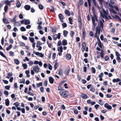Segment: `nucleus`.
<instances>
[{
    "label": "nucleus",
    "instance_id": "nucleus-1",
    "mask_svg": "<svg viewBox=\"0 0 121 121\" xmlns=\"http://www.w3.org/2000/svg\"><path fill=\"white\" fill-rule=\"evenodd\" d=\"M91 20L92 22L94 28L97 25V23H95V21L97 22L98 21V19L95 13L94 14L93 16L91 17Z\"/></svg>",
    "mask_w": 121,
    "mask_h": 121
},
{
    "label": "nucleus",
    "instance_id": "nucleus-2",
    "mask_svg": "<svg viewBox=\"0 0 121 121\" xmlns=\"http://www.w3.org/2000/svg\"><path fill=\"white\" fill-rule=\"evenodd\" d=\"M100 30L99 27H97L95 31V33L94 35V37L98 39V38L100 34Z\"/></svg>",
    "mask_w": 121,
    "mask_h": 121
},
{
    "label": "nucleus",
    "instance_id": "nucleus-3",
    "mask_svg": "<svg viewBox=\"0 0 121 121\" xmlns=\"http://www.w3.org/2000/svg\"><path fill=\"white\" fill-rule=\"evenodd\" d=\"M68 91L66 90L65 91H60L59 92L60 95L62 96L65 98H66L68 96L69 93Z\"/></svg>",
    "mask_w": 121,
    "mask_h": 121
},
{
    "label": "nucleus",
    "instance_id": "nucleus-4",
    "mask_svg": "<svg viewBox=\"0 0 121 121\" xmlns=\"http://www.w3.org/2000/svg\"><path fill=\"white\" fill-rule=\"evenodd\" d=\"M104 106L105 108L109 110H111L112 108L111 106L107 103H105L104 104Z\"/></svg>",
    "mask_w": 121,
    "mask_h": 121
},
{
    "label": "nucleus",
    "instance_id": "nucleus-5",
    "mask_svg": "<svg viewBox=\"0 0 121 121\" xmlns=\"http://www.w3.org/2000/svg\"><path fill=\"white\" fill-rule=\"evenodd\" d=\"M33 69L34 71L38 73L39 72V68L38 65H36L33 68Z\"/></svg>",
    "mask_w": 121,
    "mask_h": 121
},
{
    "label": "nucleus",
    "instance_id": "nucleus-6",
    "mask_svg": "<svg viewBox=\"0 0 121 121\" xmlns=\"http://www.w3.org/2000/svg\"><path fill=\"white\" fill-rule=\"evenodd\" d=\"M36 55L39 56L41 57H44V54L41 53H39V52H35L34 51L33 52Z\"/></svg>",
    "mask_w": 121,
    "mask_h": 121
},
{
    "label": "nucleus",
    "instance_id": "nucleus-7",
    "mask_svg": "<svg viewBox=\"0 0 121 121\" xmlns=\"http://www.w3.org/2000/svg\"><path fill=\"white\" fill-rule=\"evenodd\" d=\"M103 15L102 16L103 18H104V17L106 18H107V16L108 15V13L107 12V10H106V12L104 10H103Z\"/></svg>",
    "mask_w": 121,
    "mask_h": 121
},
{
    "label": "nucleus",
    "instance_id": "nucleus-8",
    "mask_svg": "<svg viewBox=\"0 0 121 121\" xmlns=\"http://www.w3.org/2000/svg\"><path fill=\"white\" fill-rule=\"evenodd\" d=\"M104 22V20L103 19H102V20H100L99 23V25L100 27L102 28L104 26V24L103 23Z\"/></svg>",
    "mask_w": 121,
    "mask_h": 121
},
{
    "label": "nucleus",
    "instance_id": "nucleus-9",
    "mask_svg": "<svg viewBox=\"0 0 121 121\" xmlns=\"http://www.w3.org/2000/svg\"><path fill=\"white\" fill-rule=\"evenodd\" d=\"M13 2L12 0H10L9 1L8 0H6L4 1L5 4L6 5H10L11 4V3Z\"/></svg>",
    "mask_w": 121,
    "mask_h": 121
},
{
    "label": "nucleus",
    "instance_id": "nucleus-10",
    "mask_svg": "<svg viewBox=\"0 0 121 121\" xmlns=\"http://www.w3.org/2000/svg\"><path fill=\"white\" fill-rule=\"evenodd\" d=\"M86 32L85 29L84 28H83L82 29V39H84L86 36Z\"/></svg>",
    "mask_w": 121,
    "mask_h": 121
},
{
    "label": "nucleus",
    "instance_id": "nucleus-11",
    "mask_svg": "<svg viewBox=\"0 0 121 121\" xmlns=\"http://www.w3.org/2000/svg\"><path fill=\"white\" fill-rule=\"evenodd\" d=\"M82 51L83 52L85 50V48L86 46V44L85 42H83L82 43Z\"/></svg>",
    "mask_w": 121,
    "mask_h": 121
},
{
    "label": "nucleus",
    "instance_id": "nucleus-12",
    "mask_svg": "<svg viewBox=\"0 0 121 121\" xmlns=\"http://www.w3.org/2000/svg\"><path fill=\"white\" fill-rule=\"evenodd\" d=\"M49 80L51 84H52L53 83L54 80V78L52 77L51 76L49 77Z\"/></svg>",
    "mask_w": 121,
    "mask_h": 121
},
{
    "label": "nucleus",
    "instance_id": "nucleus-13",
    "mask_svg": "<svg viewBox=\"0 0 121 121\" xmlns=\"http://www.w3.org/2000/svg\"><path fill=\"white\" fill-rule=\"evenodd\" d=\"M82 97L83 99H86L88 97L87 95L84 93H81Z\"/></svg>",
    "mask_w": 121,
    "mask_h": 121
},
{
    "label": "nucleus",
    "instance_id": "nucleus-14",
    "mask_svg": "<svg viewBox=\"0 0 121 121\" xmlns=\"http://www.w3.org/2000/svg\"><path fill=\"white\" fill-rule=\"evenodd\" d=\"M30 6L28 5H26L24 7V8L27 10H29L30 8Z\"/></svg>",
    "mask_w": 121,
    "mask_h": 121
},
{
    "label": "nucleus",
    "instance_id": "nucleus-15",
    "mask_svg": "<svg viewBox=\"0 0 121 121\" xmlns=\"http://www.w3.org/2000/svg\"><path fill=\"white\" fill-rule=\"evenodd\" d=\"M98 44L99 47L101 48H102V43L101 42L100 40L99 39H98Z\"/></svg>",
    "mask_w": 121,
    "mask_h": 121
},
{
    "label": "nucleus",
    "instance_id": "nucleus-16",
    "mask_svg": "<svg viewBox=\"0 0 121 121\" xmlns=\"http://www.w3.org/2000/svg\"><path fill=\"white\" fill-rule=\"evenodd\" d=\"M121 80L119 78H117V79L114 78L112 80V81L113 82L115 83L119 81H121Z\"/></svg>",
    "mask_w": 121,
    "mask_h": 121
},
{
    "label": "nucleus",
    "instance_id": "nucleus-17",
    "mask_svg": "<svg viewBox=\"0 0 121 121\" xmlns=\"http://www.w3.org/2000/svg\"><path fill=\"white\" fill-rule=\"evenodd\" d=\"M63 33L64 36L65 37H67L68 33V31L66 30H65L63 31Z\"/></svg>",
    "mask_w": 121,
    "mask_h": 121
},
{
    "label": "nucleus",
    "instance_id": "nucleus-18",
    "mask_svg": "<svg viewBox=\"0 0 121 121\" xmlns=\"http://www.w3.org/2000/svg\"><path fill=\"white\" fill-rule=\"evenodd\" d=\"M66 58L68 60H70L71 59V56L69 54H67L66 56Z\"/></svg>",
    "mask_w": 121,
    "mask_h": 121
},
{
    "label": "nucleus",
    "instance_id": "nucleus-19",
    "mask_svg": "<svg viewBox=\"0 0 121 121\" xmlns=\"http://www.w3.org/2000/svg\"><path fill=\"white\" fill-rule=\"evenodd\" d=\"M112 17L114 18H117L121 22V19L117 15H116L114 16H112Z\"/></svg>",
    "mask_w": 121,
    "mask_h": 121
},
{
    "label": "nucleus",
    "instance_id": "nucleus-20",
    "mask_svg": "<svg viewBox=\"0 0 121 121\" xmlns=\"http://www.w3.org/2000/svg\"><path fill=\"white\" fill-rule=\"evenodd\" d=\"M62 43L63 45L65 46L67 45V40L64 39L62 41Z\"/></svg>",
    "mask_w": 121,
    "mask_h": 121
},
{
    "label": "nucleus",
    "instance_id": "nucleus-21",
    "mask_svg": "<svg viewBox=\"0 0 121 121\" xmlns=\"http://www.w3.org/2000/svg\"><path fill=\"white\" fill-rule=\"evenodd\" d=\"M8 76L6 77V78H9L12 75V73L9 72L8 74Z\"/></svg>",
    "mask_w": 121,
    "mask_h": 121
},
{
    "label": "nucleus",
    "instance_id": "nucleus-22",
    "mask_svg": "<svg viewBox=\"0 0 121 121\" xmlns=\"http://www.w3.org/2000/svg\"><path fill=\"white\" fill-rule=\"evenodd\" d=\"M30 23V22L29 20L25 19V25H27Z\"/></svg>",
    "mask_w": 121,
    "mask_h": 121
},
{
    "label": "nucleus",
    "instance_id": "nucleus-23",
    "mask_svg": "<svg viewBox=\"0 0 121 121\" xmlns=\"http://www.w3.org/2000/svg\"><path fill=\"white\" fill-rule=\"evenodd\" d=\"M14 25L17 26H21L19 22H15L14 23Z\"/></svg>",
    "mask_w": 121,
    "mask_h": 121
},
{
    "label": "nucleus",
    "instance_id": "nucleus-24",
    "mask_svg": "<svg viewBox=\"0 0 121 121\" xmlns=\"http://www.w3.org/2000/svg\"><path fill=\"white\" fill-rule=\"evenodd\" d=\"M65 14L68 16H69L70 15V12L67 10H66L65 11Z\"/></svg>",
    "mask_w": 121,
    "mask_h": 121
},
{
    "label": "nucleus",
    "instance_id": "nucleus-25",
    "mask_svg": "<svg viewBox=\"0 0 121 121\" xmlns=\"http://www.w3.org/2000/svg\"><path fill=\"white\" fill-rule=\"evenodd\" d=\"M9 102L8 99L5 100V103L6 105L7 106H8L9 105Z\"/></svg>",
    "mask_w": 121,
    "mask_h": 121
},
{
    "label": "nucleus",
    "instance_id": "nucleus-26",
    "mask_svg": "<svg viewBox=\"0 0 121 121\" xmlns=\"http://www.w3.org/2000/svg\"><path fill=\"white\" fill-rule=\"evenodd\" d=\"M21 6V4L19 1H18L16 3V6L18 8H19Z\"/></svg>",
    "mask_w": 121,
    "mask_h": 121
},
{
    "label": "nucleus",
    "instance_id": "nucleus-27",
    "mask_svg": "<svg viewBox=\"0 0 121 121\" xmlns=\"http://www.w3.org/2000/svg\"><path fill=\"white\" fill-rule=\"evenodd\" d=\"M0 55L3 57L7 59V57L4 55L3 53L2 52L0 51Z\"/></svg>",
    "mask_w": 121,
    "mask_h": 121
},
{
    "label": "nucleus",
    "instance_id": "nucleus-28",
    "mask_svg": "<svg viewBox=\"0 0 121 121\" xmlns=\"http://www.w3.org/2000/svg\"><path fill=\"white\" fill-rule=\"evenodd\" d=\"M58 17L60 19H64V16L61 13H60Z\"/></svg>",
    "mask_w": 121,
    "mask_h": 121
},
{
    "label": "nucleus",
    "instance_id": "nucleus-29",
    "mask_svg": "<svg viewBox=\"0 0 121 121\" xmlns=\"http://www.w3.org/2000/svg\"><path fill=\"white\" fill-rule=\"evenodd\" d=\"M14 61L15 63L17 65H18L19 64L20 62L17 59H15L14 60Z\"/></svg>",
    "mask_w": 121,
    "mask_h": 121
},
{
    "label": "nucleus",
    "instance_id": "nucleus-30",
    "mask_svg": "<svg viewBox=\"0 0 121 121\" xmlns=\"http://www.w3.org/2000/svg\"><path fill=\"white\" fill-rule=\"evenodd\" d=\"M69 22L70 24H73V23L72 22L73 21V20L71 17H69Z\"/></svg>",
    "mask_w": 121,
    "mask_h": 121
},
{
    "label": "nucleus",
    "instance_id": "nucleus-31",
    "mask_svg": "<svg viewBox=\"0 0 121 121\" xmlns=\"http://www.w3.org/2000/svg\"><path fill=\"white\" fill-rule=\"evenodd\" d=\"M100 56L102 58L104 57V54L103 53V51L102 49L101 50V52L100 53Z\"/></svg>",
    "mask_w": 121,
    "mask_h": 121
},
{
    "label": "nucleus",
    "instance_id": "nucleus-32",
    "mask_svg": "<svg viewBox=\"0 0 121 121\" xmlns=\"http://www.w3.org/2000/svg\"><path fill=\"white\" fill-rule=\"evenodd\" d=\"M83 2L82 0H79V3L78 5L81 6L83 4Z\"/></svg>",
    "mask_w": 121,
    "mask_h": 121
},
{
    "label": "nucleus",
    "instance_id": "nucleus-33",
    "mask_svg": "<svg viewBox=\"0 0 121 121\" xmlns=\"http://www.w3.org/2000/svg\"><path fill=\"white\" fill-rule=\"evenodd\" d=\"M20 30L22 31H25L26 30V29L23 26H22L21 27Z\"/></svg>",
    "mask_w": 121,
    "mask_h": 121
},
{
    "label": "nucleus",
    "instance_id": "nucleus-34",
    "mask_svg": "<svg viewBox=\"0 0 121 121\" xmlns=\"http://www.w3.org/2000/svg\"><path fill=\"white\" fill-rule=\"evenodd\" d=\"M91 71L92 73H95L96 70L95 68L94 67H92Z\"/></svg>",
    "mask_w": 121,
    "mask_h": 121
},
{
    "label": "nucleus",
    "instance_id": "nucleus-35",
    "mask_svg": "<svg viewBox=\"0 0 121 121\" xmlns=\"http://www.w3.org/2000/svg\"><path fill=\"white\" fill-rule=\"evenodd\" d=\"M16 17L17 16L16 15H15L14 17L11 20V21L13 22H15L16 21Z\"/></svg>",
    "mask_w": 121,
    "mask_h": 121
},
{
    "label": "nucleus",
    "instance_id": "nucleus-36",
    "mask_svg": "<svg viewBox=\"0 0 121 121\" xmlns=\"http://www.w3.org/2000/svg\"><path fill=\"white\" fill-rule=\"evenodd\" d=\"M29 39L31 43H33L34 41V38L29 37Z\"/></svg>",
    "mask_w": 121,
    "mask_h": 121
},
{
    "label": "nucleus",
    "instance_id": "nucleus-37",
    "mask_svg": "<svg viewBox=\"0 0 121 121\" xmlns=\"http://www.w3.org/2000/svg\"><path fill=\"white\" fill-rule=\"evenodd\" d=\"M38 7L41 10L43 9L44 8L43 6L41 4H39L38 5Z\"/></svg>",
    "mask_w": 121,
    "mask_h": 121
},
{
    "label": "nucleus",
    "instance_id": "nucleus-38",
    "mask_svg": "<svg viewBox=\"0 0 121 121\" xmlns=\"http://www.w3.org/2000/svg\"><path fill=\"white\" fill-rule=\"evenodd\" d=\"M87 1L89 6L90 8L91 6V3L92 2L91 0H87Z\"/></svg>",
    "mask_w": 121,
    "mask_h": 121
},
{
    "label": "nucleus",
    "instance_id": "nucleus-39",
    "mask_svg": "<svg viewBox=\"0 0 121 121\" xmlns=\"http://www.w3.org/2000/svg\"><path fill=\"white\" fill-rule=\"evenodd\" d=\"M42 85V84L41 82L37 83L36 84V86L37 87H39L40 86H41Z\"/></svg>",
    "mask_w": 121,
    "mask_h": 121
},
{
    "label": "nucleus",
    "instance_id": "nucleus-40",
    "mask_svg": "<svg viewBox=\"0 0 121 121\" xmlns=\"http://www.w3.org/2000/svg\"><path fill=\"white\" fill-rule=\"evenodd\" d=\"M3 22L6 24L8 23V20L6 18H4L3 19Z\"/></svg>",
    "mask_w": 121,
    "mask_h": 121
},
{
    "label": "nucleus",
    "instance_id": "nucleus-41",
    "mask_svg": "<svg viewBox=\"0 0 121 121\" xmlns=\"http://www.w3.org/2000/svg\"><path fill=\"white\" fill-rule=\"evenodd\" d=\"M19 44L21 46L23 47H25V44L24 43L22 42H20L19 43Z\"/></svg>",
    "mask_w": 121,
    "mask_h": 121
},
{
    "label": "nucleus",
    "instance_id": "nucleus-42",
    "mask_svg": "<svg viewBox=\"0 0 121 121\" xmlns=\"http://www.w3.org/2000/svg\"><path fill=\"white\" fill-rule=\"evenodd\" d=\"M12 47V45L10 44L9 47H7L6 48V50L7 51H8Z\"/></svg>",
    "mask_w": 121,
    "mask_h": 121
},
{
    "label": "nucleus",
    "instance_id": "nucleus-43",
    "mask_svg": "<svg viewBox=\"0 0 121 121\" xmlns=\"http://www.w3.org/2000/svg\"><path fill=\"white\" fill-rule=\"evenodd\" d=\"M110 12L114 14H117V13L113 9H111L110 10Z\"/></svg>",
    "mask_w": 121,
    "mask_h": 121
},
{
    "label": "nucleus",
    "instance_id": "nucleus-44",
    "mask_svg": "<svg viewBox=\"0 0 121 121\" xmlns=\"http://www.w3.org/2000/svg\"><path fill=\"white\" fill-rule=\"evenodd\" d=\"M70 71V70L69 69H68L66 72L65 73V75H68L69 72Z\"/></svg>",
    "mask_w": 121,
    "mask_h": 121
},
{
    "label": "nucleus",
    "instance_id": "nucleus-45",
    "mask_svg": "<svg viewBox=\"0 0 121 121\" xmlns=\"http://www.w3.org/2000/svg\"><path fill=\"white\" fill-rule=\"evenodd\" d=\"M58 51H60V52H63V48L62 46H61L59 48V49L58 48Z\"/></svg>",
    "mask_w": 121,
    "mask_h": 121
},
{
    "label": "nucleus",
    "instance_id": "nucleus-46",
    "mask_svg": "<svg viewBox=\"0 0 121 121\" xmlns=\"http://www.w3.org/2000/svg\"><path fill=\"white\" fill-rule=\"evenodd\" d=\"M117 60L118 62H120L121 61V59L119 56H118L117 57Z\"/></svg>",
    "mask_w": 121,
    "mask_h": 121
},
{
    "label": "nucleus",
    "instance_id": "nucleus-47",
    "mask_svg": "<svg viewBox=\"0 0 121 121\" xmlns=\"http://www.w3.org/2000/svg\"><path fill=\"white\" fill-rule=\"evenodd\" d=\"M104 59L105 61H107L109 59V58L108 56L106 55L105 56Z\"/></svg>",
    "mask_w": 121,
    "mask_h": 121
},
{
    "label": "nucleus",
    "instance_id": "nucleus-48",
    "mask_svg": "<svg viewBox=\"0 0 121 121\" xmlns=\"http://www.w3.org/2000/svg\"><path fill=\"white\" fill-rule=\"evenodd\" d=\"M58 67V63H56L54 65V68L55 70H56Z\"/></svg>",
    "mask_w": 121,
    "mask_h": 121
},
{
    "label": "nucleus",
    "instance_id": "nucleus-49",
    "mask_svg": "<svg viewBox=\"0 0 121 121\" xmlns=\"http://www.w3.org/2000/svg\"><path fill=\"white\" fill-rule=\"evenodd\" d=\"M58 90H64L63 89V88L61 86H59L58 88Z\"/></svg>",
    "mask_w": 121,
    "mask_h": 121
},
{
    "label": "nucleus",
    "instance_id": "nucleus-50",
    "mask_svg": "<svg viewBox=\"0 0 121 121\" xmlns=\"http://www.w3.org/2000/svg\"><path fill=\"white\" fill-rule=\"evenodd\" d=\"M73 110H74V113L76 114H78V110L77 109H75V108H73Z\"/></svg>",
    "mask_w": 121,
    "mask_h": 121
},
{
    "label": "nucleus",
    "instance_id": "nucleus-51",
    "mask_svg": "<svg viewBox=\"0 0 121 121\" xmlns=\"http://www.w3.org/2000/svg\"><path fill=\"white\" fill-rule=\"evenodd\" d=\"M8 6L7 5H6L4 8V11L5 12H6L8 10Z\"/></svg>",
    "mask_w": 121,
    "mask_h": 121
},
{
    "label": "nucleus",
    "instance_id": "nucleus-52",
    "mask_svg": "<svg viewBox=\"0 0 121 121\" xmlns=\"http://www.w3.org/2000/svg\"><path fill=\"white\" fill-rule=\"evenodd\" d=\"M53 39L54 40H56L57 38V35H55L53 36Z\"/></svg>",
    "mask_w": 121,
    "mask_h": 121
},
{
    "label": "nucleus",
    "instance_id": "nucleus-53",
    "mask_svg": "<svg viewBox=\"0 0 121 121\" xmlns=\"http://www.w3.org/2000/svg\"><path fill=\"white\" fill-rule=\"evenodd\" d=\"M58 74L60 76H62V70L61 69H60L59 70Z\"/></svg>",
    "mask_w": 121,
    "mask_h": 121
},
{
    "label": "nucleus",
    "instance_id": "nucleus-54",
    "mask_svg": "<svg viewBox=\"0 0 121 121\" xmlns=\"http://www.w3.org/2000/svg\"><path fill=\"white\" fill-rule=\"evenodd\" d=\"M10 87L9 86L7 85L4 86L5 89L7 90H9Z\"/></svg>",
    "mask_w": 121,
    "mask_h": 121
},
{
    "label": "nucleus",
    "instance_id": "nucleus-55",
    "mask_svg": "<svg viewBox=\"0 0 121 121\" xmlns=\"http://www.w3.org/2000/svg\"><path fill=\"white\" fill-rule=\"evenodd\" d=\"M22 65L24 69H26L27 68V65L26 64H23Z\"/></svg>",
    "mask_w": 121,
    "mask_h": 121
},
{
    "label": "nucleus",
    "instance_id": "nucleus-56",
    "mask_svg": "<svg viewBox=\"0 0 121 121\" xmlns=\"http://www.w3.org/2000/svg\"><path fill=\"white\" fill-rule=\"evenodd\" d=\"M42 44V43L38 41L36 45V47H39Z\"/></svg>",
    "mask_w": 121,
    "mask_h": 121
},
{
    "label": "nucleus",
    "instance_id": "nucleus-57",
    "mask_svg": "<svg viewBox=\"0 0 121 121\" xmlns=\"http://www.w3.org/2000/svg\"><path fill=\"white\" fill-rule=\"evenodd\" d=\"M9 54L10 56H13L14 55V52L11 51H10L9 52Z\"/></svg>",
    "mask_w": 121,
    "mask_h": 121
},
{
    "label": "nucleus",
    "instance_id": "nucleus-58",
    "mask_svg": "<svg viewBox=\"0 0 121 121\" xmlns=\"http://www.w3.org/2000/svg\"><path fill=\"white\" fill-rule=\"evenodd\" d=\"M13 105H15L16 107H17L19 106V104L17 102L13 104Z\"/></svg>",
    "mask_w": 121,
    "mask_h": 121
},
{
    "label": "nucleus",
    "instance_id": "nucleus-59",
    "mask_svg": "<svg viewBox=\"0 0 121 121\" xmlns=\"http://www.w3.org/2000/svg\"><path fill=\"white\" fill-rule=\"evenodd\" d=\"M22 38L25 40H27V38L24 35H22Z\"/></svg>",
    "mask_w": 121,
    "mask_h": 121
},
{
    "label": "nucleus",
    "instance_id": "nucleus-60",
    "mask_svg": "<svg viewBox=\"0 0 121 121\" xmlns=\"http://www.w3.org/2000/svg\"><path fill=\"white\" fill-rule=\"evenodd\" d=\"M104 75V74L103 73H100V74L99 75V78H102Z\"/></svg>",
    "mask_w": 121,
    "mask_h": 121
},
{
    "label": "nucleus",
    "instance_id": "nucleus-61",
    "mask_svg": "<svg viewBox=\"0 0 121 121\" xmlns=\"http://www.w3.org/2000/svg\"><path fill=\"white\" fill-rule=\"evenodd\" d=\"M47 43L49 47L51 48L52 46V44H51L48 41L47 42Z\"/></svg>",
    "mask_w": 121,
    "mask_h": 121
},
{
    "label": "nucleus",
    "instance_id": "nucleus-62",
    "mask_svg": "<svg viewBox=\"0 0 121 121\" xmlns=\"http://www.w3.org/2000/svg\"><path fill=\"white\" fill-rule=\"evenodd\" d=\"M90 91H91L93 92H94L95 91V89L93 87H91L90 89Z\"/></svg>",
    "mask_w": 121,
    "mask_h": 121
},
{
    "label": "nucleus",
    "instance_id": "nucleus-63",
    "mask_svg": "<svg viewBox=\"0 0 121 121\" xmlns=\"http://www.w3.org/2000/svg\"><path fill=\"white\" fill-rule=\"evenodd\" d=\"M106 96H107V97L108 98H111L112 97V95H111L109 94H107L106 95Z\"/></svg>",
    "mask_w": 121,
    "mask_h": 121
},
{
    "label": "nucleus",
    "instance_id": "nucleus-64",
    "mask_svg": "<svg viewBox=\"0 0 121 121\" xmlns=\"http://www.w3.org/2000/svg\"><path fill=\"white\" fill-rule=\"evenodd\" d=\"M62 26L64 28L66 27L67 26V25L65 23H62Z\"/></svg>",
    "mask_w": 121,
    "mask_h": 121
}]
</instances>
